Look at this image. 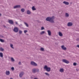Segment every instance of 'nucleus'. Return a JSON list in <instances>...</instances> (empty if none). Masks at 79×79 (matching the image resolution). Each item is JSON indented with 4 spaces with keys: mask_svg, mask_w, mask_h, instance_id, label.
<instances>
[{
    "mask_svg": "<svg viewBox=\"0 0 79 79\" xmlns=\"http://www.w3.org/2000/svg\"><path fill=\"white\" fill-rule=\"evenodd\" d=\"M54 19H55V16H52V17H48L46 19V20L47 21H49L50 22L52 23H54L55 22L54 21Z\"/></svg>",
    "mask_w": 79,
    "mask_h": 79,
    "instance_id": "f257e3e1",
    "label": "nucleus"
},
{
    "mask_svg": "<svg viewBox=\"0 0 79 79\" xmlns=\"http://www.w3.org/2000/svg\"><path fill=\"white\" fill-rule=\"evenodd\" d=\"M44 68L46 70V71H47V72H50V70L51 69L50 68L48 67L47 65H45L44 67Z\"/></svg>",
    "mask_w": 79,
    "mask_h": 79,
    "instance_id": "f03ea898",
    "label": "nucleus"
},
{
    "mask_svg": "<svg viewBox=\"0 0 79 79\" xmlns=\"http://www.w3.org/2000/svg\"><path fill=\"white\" fill-rule=\"evenodd\" d=\"M32 72L33 73H37V72H38V73L39 72V69H36L35 68L33 69L32 70Z\"/></svg>",
    "mask_w": 79,
    "mask_h": 79,
    "instance_id": "7ed1b4c3",
    "label": "nucleus"
},
{
    "mask_svg": "<svg viewBox=\"0 0 79 79\" xmlns=\"http://www.w3.org/2000/svg\"><path fill=\"white\" fill-rule=\"evenodd\" d=\"M15 32H18V27H15L13 30Z\"/></svg>",
    "mask_w": 79,
    "mask_h": 79,
    "instance_id": "20e7f679",
    "label": "nucleus"
},
{
    "mask_svg": "<svg viewBox=\"0 0 79 79\" xmlns=\"http://www.w3.org/2000/svg\"><path fill=\"white\" fill-rule=\"evenodd\" d=\"M62 61L63 62H64V63H66L67 64L69 63V62L66 59H63Z\"/></svg>",
    "mask_w": 79,
    "mask_h": 79,
    "instance_id": "39448f33",
    "label": "nucleus"
},
{
    "mask_svg": "<svg viewBox=\"0 0 79 79\" xmlns=\"http://www.w3.org/2000/svg\"><path fill=\"white\" fill-rule=\"evenodd\" d=\"M31 65H33V66H37V64L34 61L31 62Z\"/></svg>",
    "mask_w": 79,
    "mask_h": 79,
    "instance_id": "423d86ee",
    "label": "nucleus"
},
{
    "mask_svg": "<svg viewBox=\"0 0 79 79\" xmlns=\"http://www.w3.org/2000/svg\"><path fill=\"white\" fill-rule=\"evenodd\" d=\"M62 49L64 50H66L67 48L66 47H64V45H62L61 47Z\"/></svg>",
    "mask_w": 79,
    "mask_h": 79,
    "instance_id": "0eeeda50",
    "label": "nucleus"
},
{
    "mask_svg": "<svg viewBox=\"0 0 79 79\" xmlns=\"http://www.w3.org/2000/svg\"><path fill=\"white\" fill-rule=\"evenodd\" d=\"M23 74H24V73L23 72H21L19 75L20 77H22Z\"/></svg>",
    "mask_w": 79,
    "mask_h": 79,
    "instance_id": "6e6552de",
    "label": "nucleus"
},
{
    "mask_svg": "<svg viewBox=\"0 0 79 79\" xmlns=\"http://www.w3.org/2000/svg\"><path fill=\"white\" fill-rule=\"evenodd\" d=\"M8 23L10 24H14V22H13V21L11 20H9Z\"/></svg>",
    "mask_w": 79,
    "mask_h": 79,
    "instance_id": "1a4fd4ad",
    "label": "nucleus"
},
{
    "mask_svg": "<svg viewBox=\"0 0 79 79\" xmlns=\"http://www.w3.org/2000/svg\"><path fill=\"white\" fill-rule=\"evenodd\" d=\"M73 25V23L71 22H69L68 23L67 26L69 27L70 26H72Z\"/></svg>",
    "mask_w": 79,
    "mask_h": 79,
    "instance_id": "9d476101",
    "label": "nucleus"
},
{
    "mask_svg": "<svg viewBox=\"0 0 79 79\" xmlns=\"http://www.w3.org/2000/svg\"><path fill=\"white\" fill-rule=\"evenodd\" d=\"M10 72L9 71H6V75H7V76H9L10 75Z\"/></svg>",
    "mask_w": 79,
    "mask_h": 79,
    "instance_id": "9b49d317",
    "label": "nucleus"
},
{
    "mask_svg": "<svg viewBox=\"0 0 79 79\" xmlns=\"http://www.w3.org/2000/svg\"><path fill=\"white\" fill-rule=\"evenodd\" d=\"M20 7H21V6L20 5H18L15 6L14 7V8H20Z\"/></svg>",
    "mask_w": 79,
    "mask_h": 79,
    "instance_id": "f8f14e48",
    "label": "nucleus"
},
{
    "mask_svg": "<svg viewBox=\"0 0 79 79\" xmlns=\"http://www.w3.org/2000/svg\"><path fill=\"white\" fill-rule=\"evenodd\" d=\"M48 35H49L50 36L52 34V33H51V31L50 30H48Z\"/></svg>",
    "mask_w": 79,
    "mask_h": 79,
    "instance_id": "ddd939ff",
    "label": "nucleus"
},
{
    "mask_svg": "<svg viewBox=\"0 0 79 79\" xmlns=\"http://www.w3.org/2000/svg\"><path fill=\"white\" fill-rule=\"evenodd\" d=\"M63 3H64L65 5H69V2H67L66 1H64L63 2Z\"/></svg>",
    "mask_w": 79,
    "mask_h": 79,
    "instance_id": "4468645a",
    "label": "nucleus"
},
{
    "mask_svg": "<svg viewBox=\"0 0 79 79\" xmlns=\"http://www.w3.org/2000/svg\"><path fill=\"white\" fill-rule=\"evenodd\" d=\"M32 9L33 11H35V10H36V8H35V6H33L32 7Z\"/></svg>",
    "mask_w": 79,
    "mask_h": 79,
    "instance_id": "2eb2a0df",
    "label": "nucleus"
},
{
    "mask_svg": "<svg viewBox=\"0 0 79 79\" xmlns=\"http://www.w3.org/2000/svg\"><path fill=\"white\" fill-rule=\"evenodd\" d=\"M24 23L27 27H29V25L28 24H27V23L25 22H24Z\"/></svg>",
    "mask_w": 79,
    "mask_h": 79,
    "instance_id": "dca6fc26",
    "label": "nucleus"
},
{
    "mask_svg": "<svg viewBox=\"0 0 79 79\" xmlns=\"http://www.w3.org/2000/svg\"><path fill=\"white\" fill-rule=\"evenodd\" d=\"M0 56L1 58H3V54L2 52H0Z\"/></svg>",
    "mask_w": 79,
    "mask_h": 79,
    "instance_id": "f3484780",
    "label": "nucleus"
},
{
    "mask_svg": "<svg viewBox=\"0 0 79 79\" xmlns=\"http://www.w3.org/2000/svg\"><path fill=\"white\" fill-rule=\"evenodd\" d=\"M59 35L60 37H62V36H63V34L60 32H59Z\"/></svg>",
    "mask_w": 79,
    "mask_h": 79,
    "instance_id": "a211bd4d",
    "label": "nucleus"
},
{
    "mask_svg": "<svg viewBox=\"0 0 79 79\" xmlns=\"http://www.w3.org/2000/svg\"><path fill=\"white\" fill-rule=\"evenodd\" d=\"M27 13L28 15H31V11L29 10H28L27 12Z\"/></svg>",
    "mask_w": 79,
    "mask_h": 79,
    "instance_id": "6ab92c4d",
    "label": "nucleus"
},
{
    "mask_svg": "<svg viewBox=\"0 0 79 79\" xmlns=\"http://www.w3.org/2000/svg\"><path fill=\"white\" fill-rule=\"evenodd\" d=\"M69 14L68 13H66L65 14V16L66 17H69Z\"/></svg>",
    "mask_w": 79,
    "mask_h": 79,
    "instance_id": "aec40b11",
    "label": "nucleus"
},
{
    "mask_svg": "<svg viewBox=\"0 0 79 79\" xmlns=\"http://www.w3.org/2000/svg\"><path fill=\"white\" fill-rule=\"evenodd\" d=\"M0 41L1 42H2V43L5 42V40H4L2 39H0Z\"/></svg>",
    "mask_w": 79,
    "mask_h": 79,
    "instance_id": "412c9836",
    "label": "nucleus"
},
{
    "mask_svg": "<svg viewBox=\"0 0 79 79\" xmlns=\"http://www.w3.org/2000/svg\"><path fill=\"white\" fill-rule=\"evenodd\" d=\"M60 71L61 73H63L64 71V69H60Z\"/></svg>",
    "mask_w": 79,
    "mask_h": 79,
    "instance_id": "4be33fe9",
    "label": "nucleus"
},
{
    "mask_svg": "<svg viewBox=\"0 0 79 79\" xmlns=\"http://www.w3.org/2000/svg\"><path fill=\"white\" fill-rule=\"evenodd\" d=\"M0 50L1 52H3V51H4V49L2 48H0Z\"/></svg>",
    "mask_w": 79,
    "mask_h": 79,
    "instance_id": "5701e85b",
    "label": "nucleus"
},
{
    "mask_svg": "<svg viewBox=\"0 0 79 79\" xmlns=\"http://www.w3.org/2000/svg\"><path fill=\"white\" fill-rule=\"evenodd\" d=\"M13 44H10V47H11L12 48H13V49H14V48L13 47Z\"/></svg>",
    "mask_w": 79,
    "mask_h": 79,
    "instance_id": "b1692460",
    "label": "nucleus"
},
{
    "mask_svg": "<svg viewBox=\"0 0 79 79\" xmlns=\"http://www.w3.org/2000/svg\"><path fill=\"white\" fill-rule=\"evenodd\" d=\"M21 11L23 12V13H24V12L25 10L24 9V8L22 9H21Z\"/></svg>",
    "mask_w": 79,
    "mask_h": 79,
    "instance_id": "393cba45",
    "label": "nucleus"
},
{
    "mask_svg": "<svg viewBox=\"0 0 79 79\" xmlns=\"http://www.w3.org/2000/svg\"><path fill=\"white\" fill-rule=\"evenodd\" d=\"M45 33V31H42L40 33V34H41V35H42V34H44Z\"/></svg>",
    "mask_w": 79,
    "mask_h": 79,
    "instance_id": "a878e982",
    "label": "nucleus"
},
{
    "mask_svg": "<svg viewBox=\"0 0 79 79\" xmlns=\"http://www.w3.org/2000/svg\"><path fill=\"white\" fill-rule=\"evenodd\" d=\"M45 74L46 75V76H50V74H48V73H45Z\"/></svg>",
    "mask_w": 79,
    "mask_h": 79,
    "instance_id": "bb28decb",
    "label": "nucleus"
},
{
    "mask_svg": "<svg viewBox=\"0 0 79 79\" xmlns=\"http://www.w3.org/2000/svg\"><path fill=\"white\" fill-rule=\"evenodd\" d=\"M40 50L43 52L44 51V48H40Z\"/></svg>",
    "mask_w": 79,
    "mask_h": 79,
    "instance_id": "cd10ccee",
    "label": "nucleus"
},
{
    "mask_svg": "<svg viewBox=\"0 0 79 79\" xmlns=\"http://www.w3.org/2000/svg\"><path fill=\"white\" fill-rule=\"evenodd\" d=\"M23 32V31L21 30L19 31V33L20 34H22V33Z\"/></svg>",
    "mask_w": 79,
    "mask_h": 79,
    "instance_id": "c85d7f7f",
    "label": "nucleus"
},
{
    "mask_svg": "<svg viewBox=\"0 0 79 79\" xmlns=\"http://www.w3.org/2000/svg\"><path fill=\"white\" fill-rule=\"evenodd\" d=\"M0 37L1 38H4V36H3L2 35H0Z\"/></svg>",
    "mask_w": 79,
    "mask_h": 79,
    "instance_id": "c756f323",
    "label": "nucleus"
},
{
    "mask_svg": "<svg viewBox=\"0 0 79 79\" xmlns=\"http://www.w3.org/2000/svg\"><path fill=\"white\" fill-rule=\"evenodd\" d=\"M11 61H15V59H14L12 57L11 58Z\"/></svg>",
    "mask_w": 79,
    "mask_h": 79,
    "instance_id": "7c9ffc66",
    "label": "nucleus"
},
{
    "mask_svg": "<svg viewBox=\"0 0 79 79\" xmlns=\"http://www.w3.org/2000/svg\"><path fill=\"white\" fill-rule=\"evenodd\" d=\"M11 69L12 71H14L15 70V68H14L13 67H12L11 68Z\"/></svg>",
    "mask_w": 79,
    "mask_h": 79,
    "instance_id": "2f4dec72",
    "label": "nucleus"
},
{
    "mask_svg": "<svg viewBox=\"0 0 79 79\" xmlns=\"http://www.w3.org/2000/svg\"><path fill=\"white\" fill-rule=\"evenodd\" d=\"M77 64H76V63H74L73 64V65L74 66H76V65Z\"/></svg>",
    "mask_w": 79,
    "mask_h": 79,
    "instance_id": "473e14b6",
    "label": "nucleus"
},
{
    "mask_svg": "<svg viewBox=\"0 0 79 79\" xmlns=\"http://www.w3.org/2000/svg\"><path fill=\"white\" fill-rule=\"evenodd\" d=\"M28 32V31L27 30H25L24 31V32L25 33H26V32Z\"/></svg>",
    "mask_w": 79,
    "mask_h": 79,
    "instance_id": "72a5a7b5",
    "label": "nucleus"
},
{
    "mask_svg": "<svg viewBox=\"0 0 79 79\" xmlns=\"http://www.w3.org/2000/svg\"><path fill=\"white\" fill-rule=\"evenodd\" d=\"M18 64L19 65H21V61L19 62Z\"/></svg>",
    "mask_w": 79,
    "mask_h": 79,
    "instance_id": "f704fd0d",
    "label": "nucleus"
},
{
    "mask_svg": "<svg viewBox=\"0 0 79 79\" xmlns=\"http://www.w3.org/2000/svg\"><path fill=\"white\" fill-rule=\"evenodd\" d=\"M44 27H42L41 28V30H44Z\"/></svg>",
    "mask_w": 79,
    "mask_h": 79,
    "instance_id": "c9c22d12",
    "label": "nucleus"
},
{
    "mask_svg": "<svg viewBox=\"0 0 79 79\" xmlns=\"http://www.w3.org/2000/svg\"><path fill=\"white\" fill-rule=\"evenodd\" d=\"M76 71H79V69H76Z\"/></svg>",
    "mask_w": 79,
    "mask_h": 79,
    "instance_id": "e433bc0d",
    "label": "nucleus"
},
{
    "mask_svg": "<svg viewBox=\"0 0 79 79\" xmlns=\"http://www.w3.org/2000/svg\"><path fill=\"white\" fill-rule=\"evenodd\" d=\"M15 24H18V23H17V22H15Z\"/></svg>",
    "mask_w": 79,
    "mask_h": 79,
    "instance_id": "4c0bfd02",
    "label": "nucleus"
},
{
    "mask_svg": "<svg viewBox=\"0 0 79 79\" xmlns=\"http://www.w3.org/2000/svg\"><path fill=\"white\" fill-rule=\"evenodd\" d=\"M2 16V14L0 13V16Z\"/></svg>",
    "mask_w": 79,
    "mask_h": 79,
    "instance_id": "58836bf2",
    "label": "nucleus"
},
{
    "mask_svg": "<svg viewBox=\"0 0 79 79\" xmlns=\"http://www.w3.org/2000/svg\"><path fill=\"white\" fill-rule=\"evenodd\" d=\"M10 79H13V78H10Z\"/></svg>",
    "mask_w": 79,
    "mask_h": 79,
    "instance_id": "ea45409f",
    "label": "nucleus"
},
{
    "mask_svg": "<svg viewBox=\"0 0 79 79\" xmlns=\"http://www.w3.org/2000/svg\"><path fill=\"white\" fill-rule=\"evenodd\" d=\"M30 0V1H31V0Z\"/></svg>",
    "mask_w": 79,
    "mask_h": 79,
    "instance_id": "a19ab883",
    "label": "nucleus"
}]
</instances>
